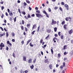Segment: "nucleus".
I'll list each match as a JSON object with an SVG mask.
<instances>
[{
    "mask_svg": "<svg viewBox=\"0 0 73 73\" xmlns=\"http://www.w3.org/2000/svg\"><path fill=\"white\" fill-rule=\"evenodd\" d=\"M36 17H38V18H41V17H43V16L40 13H37L36 14Z\"/></svg>",
    "mask_w": 73,
    "mask_h": 73,
    "instance_id": "nucleus-1",
    "label": "nucleus"
},
{
    "mask_svg": "<svg viewBox=\"0 0 73 73\" xmlns=\"http://www.w3.org/2000/svg\"><path fill=\"white\" fill-rule=\"evenodd\" d=\"M4 44H3V42H1V44H0V50H2L3 49V48L4 47Z\"/></svg>",
    "mask_w": 73,
    "mask_h": 73,
    "instance_id": "nucleus-2",
    "label": "nucleus"
},
{
    "mask_svg": "<svg viewBox=\"0 0 73 73\" xmlns=\"http://www.w3.org/2000/svg\"><path fill=\"white\" fill-rule=\"evenodd\" d=\"M57 22L56 21H54V19H52V22L51 23V25H55L56 24Z\"/></svg>",
    "mask_w": 73,
    "mask_h": 73,
    "instance_id": "nucleus-3",
    "label": "nucleus"
},
{
    "mask_svg": "<svg viewBox=\"0 0 73 73\" xmlns=\"http://www.w3.org/2000/svg\"><path fill=\"white\" fill-rule=\"evenodd\" d=\"M62 50H65L67 49V45H65L64 46L63 48L61 49Z\"/></svg>",
    "mask_w": 73,
    "mask_h": 73,
    "instance_id": "nucleus-4",
    "label": "nucleus"
},
{
    "mask_svg": "<svg viewBox=\"0 0 73 73\" xmlns=\"http://www.w3.org/2000/svg\"><path fill=\"white\" fill-rule=\"evenodd\" d=\"M64 6L65 7V8L67 9V10H69V6H68V5L66 4H65Z\"/></svg>",
    "mask_w": 73,
    "mask_h": 73,
    "instance_id": "nucleus-5",
    "label": "nucleus"
},
{
    "mask_svg": "<svg viewBox=\"0 0 73 73\" xmlns=\"http://www.w3.org/2000/svg\"><path fill=\"white\" fill-rule=\"evenodd\" d=\"M73 32V29H71L70 30L68 31V33L70 35H72V34Z\"/></svg>",
    "mask_w": 73,
    "mask_h": 73,
    "instance_id": "nucleus-6",
    "label": "nucleus"
},
{
    "mask_svg": "<svg viewBox=\"0 0 73 73\" xmlns=\"http://www.w3.org/2000/svg\"><path fill=\"white\" fill-rule=\"evenodd\" d=\"M44 62L45 63H47V64H49V60L48 59H46L44 60Z\"/></svg>",
    "mask_w": 73,
    "mask_h": 73,
    "instance_id": "nucleus-7",
    "label": "nucleus"
},
{
    "mask_svg": "<svg viewBox=\"0 0 73 73\" xmlns=\"http://www.w3.org/2000/svg\"><path fill=\"white\" fill-rule=\"evenodd\" d=\"M47 33H50L51 32V30L50 29H47L46 31Z\"/></svg>",
    "mask_w": 73,
    "mask_h": 73,
    "instance_id": "nucleus-8",
    "label": "nucleus"
},
{
    "mask_svg": "<svg viewBox=\"0 0 73 73\" xmlns=\"http://www.w3.org/2000/svg\"><path fill=\"white\" fill-rule=\"evenodd\" d=\"M23 60L24 61H27V57L26 56H23Z\"/></svg>",
    "mask_w": 73,
    "mask_h": 73,
    "instance_id": "nucleus-9",
    "label": "nucleus"
},
{
    "mask_svg": "<svg viewBox=\"0 0 73 73\" xmlns=\"http://www.w3.org/2000/svg\"><path fill=\"white\" fill-rule=\"evenodd\" d=\"M7 44H9L10 46H12V43H10V42H9V40H8L7 41Z\"/></svg>",
    "mask_w": 73,
    "mask_h": 73,
    "instance_id": "nucleus-10",
    "label": "nucleus"
},
{
    "mask_svg": "<svg viewBox=\"0 0 73 73\" xmlns=\"http://www.w3.org/2000/svg\"><path fill=\"white\" fill-rule=\"evenodd\" d=\"M32 59L31 58H30L28 61V62L29 63H31L32 62Z\"/></svg>",
    "mask_w": 73,
    "mask_h": 73,
    "instance_id": "nucleus-11",
    "label": "nucleus"
},
{
    "mask_svg": "<svg viewBox=\"0 0 73 73\" xmlns=\"http://www.w3.org/2000/svg\"><path fill=\"white\" fill-rule=\"evenodd\" d=\"M66 27H68V25H64V28L65 29H67Z\"/></svg>",
    "mask_w": 73,
    "mask_h": 73,
    "instance_id": "nucleus-12",
    "label": "nucleus"
},
{
    "mask_svg": "<svg viewBox=\"0 0 73 73\" xmlns=\"http://www.w3.org/2000/svg\"><path fill=\"white\" fill-rule=\"evenodd\" d=\"M31 39L29 40L28 41H27V43L26 44V45H28V44H29V42H31Z\"/></svg>",
    "mask_w": 73,
    "mask_h": 73,
    "instance_id": "nucleus-13",
    "label": "nucleus"
},
{
    "mask_svg": "<svg viewBox=\"0 0 73 73\" xmlns=\"http://www.w3.org/2000/svg\"><path fill=\"white\" fill-rule=\"evenodd\" d=\"M27 28H29L30 27H31V24H27L26 25Z\"/></svg>",
    "mask_w": 73,
    "mask_h": 73,
    "instance_id": "nucleus-14",
    "label": "nucleus"
},
{
    "mask_svg": "<svg viewBox=\"0 0 73 73\" xmlns=\"http://www.w3.org/2000/svg\"><path fill=\"white\" fill-rule=\"evenodd\" d=\"M60 57H61V54L60 53H58V57H57L59 59V58H60Z\"/></svg>",
    "mask_w": 73,
    "mask_h": 73,
    "instance_id": "nucleus-15",
    "label": "nucleus"
},
{
    "mask_svg": "<svg viewBox=\"0 0 73 73\" xmlns=\"http://www.w3.org/2000/svg\"><path fill=\"white\" fill-rule=\"evenodd\" d=\"M9 15L10 16H13V13H12V12L10 11L9 13Z\"/></svg>",
    "mask_w": 73,
    "mask_h": 73,
    "instance_id": "nucleus-16",
    "label": "nucleus"
},
{
    "mask_svg": "<svg viewBox=\"0 0 73 73\" xmlns=\"http://www.w3.org/2000/svg\"><path fill=\"white\" fill-rule=\"evenodd\" d=\"M54 29V32H57V27H55Z\"/></svg>",
    "mask_w": 73,
    "mask_h": 73,
    "instance_id": "nucleus-17",
    "label": "nucleus"
},
{
    "mask_svg": "<svg viewBox=\"0 0 73 73\" xmlns=\"http://www.w3.org/2000/svg\"><path fill=\"white\" fill-rule=\"evenodd\" d=\"M52 64H50L49 66V68L50 69H52Z\"/></svg>",
    "mask_w": 73,
    "mask_h": 73,
    "instance_id": "nucleus-18",
    "label": "nucleus"
},
{
    "mask_svg": "<svg viewBox=\"0 0 73 73\" xmlns=\"http://www.w3.org/2000/svg\"><path fill=\"white\" fill-rule=\"evenodd\" d=\"M30 68L31 69H33V68H34V66H33V65L32 64V66H30Z\"/></svg>",
    "mask_w": 73,
    "mask_h": 73,
    "instance_id": "nucleus-19",
    "label": "nucleus"
},
{
    "mask_svg": "<svg viewBox=\"0 0 73 73\" xmlns=\"http://www.w3.org/2000/svg\"><path fill=\"white\" fill-rule=\"evenodd\" d=\"M63 38H64V35H61L60 38H61V39H62V40H63V39H64Z\"/></svg>",
    "mask_w": 73,
    "mask_h": 73,
    "instance_id": "nucleus-20",
    "label": "nucleus"
},
{
    "mask_svg": "<svg viewBox=\"0 0 73 73\" xmlns=\"http://www.w3.org/2000/svg\"><path fill=\"white\" fill-rule=\"evenodd\" d=\"M28 18H31V17L29 14H28L27 15Z\"/></svg>",
    "mask_w": 73,
    "mask_h": 73,
    "instance_id": "nucleus-21",
    "label": "nucleus"
},
{
    "mask_svg": "<svg viewBox=\"0 0 73 73\" xmlns=\"http://www.w3.org/2000/svg\"><path fill=\"white\" fill-rule=\"evenodd\" d=\"M25 32H27L28 31V28L26 27H25Z\"/></svg>",
    "mask_w": 73,
    "mask_h": 73,
    "instance_id": "nucleus-22",
    "label": "nucleus"
},
{
    "mask_svg": "<svg viewBox=\"0 0 73 73\" xmlns=\"http://www.w3.org/2000/svg\"><path fill=\"white\" fill-rule=\"evenodd\" d=\"M20 27L22 30H24V27L23 26H21Z\"/></svg>",
    "mask_w": 73,
    "mask_h": 73,
    "instance_id": "nucleus-23",
    "label": "nucleus"
},
{
    "mask_svg": "<svg viewBox=\"0 0 73 73\" xmlns=\"http://www.w3.org/2000/svg\"><path fill=\"white\" fill-rule=\"evenodd\" d=\"M21 13H22V14H23V15H25V14H26L25 12L24 11H22Z\"/></svg>",
    "mask_w": 73,
    "mask_h": 73,
    "instance_id": "nucleus-24",
    "label": "nucleus"
},
{
    "mask_svg": "<svg viewBox=\"0 0 73 73\" xmlns=\"http://www.w3.org/2000/svg\"><path fill=\"white\" fill-rule=\"evenodd\" d=\"M36 32V31H34L33 32H31V34L32 35H33L34 34H35V32Z\"/></svg>",
    "mask_w": 73,
    "mask_h": 73,
    "instance_id": "nucleus-25",
    "label": "nucleus"
},
{
    "mask_svg": "<svg viewBox=\"0 0 73 73\" xmlns=\"http://www.w3.org/2000/svg\"><path fill=\"white\" fill-rule=\"evenodd\" d=\"M6 35L7 37H8V36H9V35H8V32H7L6 33Z\"/></svg>",
    "mask_w": 73,
    "mask_h": 73,
    "instance_id": "nucleus-26",
    "label": "nucleus"
},
{
    "mask_svg": "<svg viewBox=\"0 0 73 73\" xmlns=\"http://www.w3.org/2000/svg\"><path fill=\"white\" fill-rule=\"evenodd\" d=\"M35 26H36V25L35 24L34 25H33L32 29H34V28H35Z\"/></svg>",
    "mask_w": 73,
    "mask_h": 73,
    "instance_id": "nucleus-27",
    "label": "nucleus"
},
{
    "mask_svg": "<svg viewBox=\"0 0 73 73\" xmlns=\"http://www.w3.org/2000/svg\"><path fill=\"white\" fill-rule=\"evenodd\" d=\"M30 45L31 47H33V44H32V43L31 42L30 43Z\"/></svg>",
    "mask_w": 73,
    "mask_h": 73,
    "instance_id": "nucleus-28",
    "label": "nucleus"
},
{
    "mask_svg": "<svg viewBox=\"0 0 73 73\" xmlns=\"http://www.w3.org/2000/svg\"><path fill=\"white\" fill-rule=\"evenodd\" d=\"M63 65L62 66L63 67H65V62H63Z\"/></svg>",
    "mask_w": 73,
    "mask_h": 73,
    "instance_id": "nucleus-29",
    "label": "nucleus"
},
{
    "mask_svg": "<svg viewBox=\"0 0 73 73\" xmlns=\"http://www.w3.org/2000/svg\"><path fill=\"white\" fill-rule=\"evenodd\" d=\"M46 44H45L44 45V46H42V48L43 49H45V47H46Z\"/></svg>",
    "mask_w": 73,
    "mask_h": 73,
    "instance_id": "nucleus-30",
    "label": "nucleus"
},
{
    "mask_svg": "<svg viewBox=\"0 0 73 73\" xmlns=\"http://www.w3.org/2000/svg\"><path fill=\"white\" fill-rule=\"evenodd\" d=\"M36 12L38 13H40V11L38 10H36Z\"/></svg>",
    "mask_w": 73,
    "mask_h": 73,
    "instance_id": "nucleus-31",
    "label": "nucleus"
},
{
    "mask_svg": "<svg viewBox=\"0 0 73 73\" xmlns=\"http://www.w3.org/2000/svg\"><path fill=\"white\" fill-rule=\"evenodd\" d=\"M26 2H27V3H28V4H30V1H29V0H26Z\"/></svg>",
    "mask_w": 73,
    "mask_h": 73,
    "instance_id": "nucleus-32",
    "label": "nucleus"
},
{
    "mask_svg": "<svg viewBox=\"0 0 73 73\" xmlns=\"http://www.w3.org/2000/svg\"><path fill=\"white\" fill-rule=\"evenodd\" d=\"M12 56H13V57H14V58H16V56L15 55V53H13Z\"/></svg>",
    "mask_w": 73,
    "mask_h": 73,
    "instance_id": "nucleus-33",
    "label": "nucleus"
},
{
    "mask_svg": "<svg viewBox=\"0 0 73 73\" xmlns=\"http://www.w3.org/2000/svg\"><path fill=\"white\" fill-rule=\"evenodd\" d=\"M24 18H25L26 20H28V18L27 17V16H25L24 17Z\"/></svg>",
    "mask_w": 73,
    "mask_h": 73,
    "instance_id": "nucleus-34",
    "label": "nucleus"
},
{
    "mask_svg": "<svg viewBox=\"0 0 73 73\" xmlns=\"http://www.w3.org/2000/svg\"><path fill=\"white\" fill-rule=\"evenodd\" d=\"M49 35H48L45 38L46 39H48V38H49Z\"/></svg>",
    "mask_w": 73,
    "mask_h": 73,
    "instance_id": "nucleus-35",
    "label": "nucleus"
},
{
    "mask_svg": "<svg viewBox=\"0 0 73 73\" xmlns=\"http://www.w3.org/2000/svg\"><path fill=\"white\" fill-rule=\"evenodd\" d=\"M51 52L52 54H53V49H51Z\"/></svg>",
    "mask_w": 73,
    "mask_h": 73,
    "instance_id": "nucleus-36",
    "label": "nucleus"
},
{
    "mask_svg": "<svg viewBox=\"0 0 73 73\" xmlns=\"http://www.w3.org/2000/svg\"><path fill=\"white\" fill-rule=\"evenodd\" d=\"M65 22L64 21H63V22H62L61 24L62 25H63L64 24H65Z\"/></svg>",
    "mask_w": 73,
    "mask_h": 73,
    "instance_id": "nucleus-37",
    "label": "nucleus"
},
{
    "mask_svg": "<svg viewBox=\"0 0 73 73\" xmlns=\"http://www.w3.org/2000/svg\"><path fill=\"white\" fill-rule=\"evenodd\" d=\"M65 20L66 21H68L69 20V18L68 17H66V18H65Z\"/></svg>",
    "mask_w": 73,
    "mask_h": 73,
    "instance_id": "nucleus-38",
    "label": "nucleus"
},
{
    "mask_svg": "<svg viewBox=\"0 0 73 73\" xmlns=\"http://www.w3.org/2000/svg\"><path fill=\"white\" fill-rule=\"evenodd\" d=\"M68 52H64V55H66V54H68Z\"/></svg>",
    "mask_w": 73,
    "mask_h": 73,
    "instance_id": "nucleus-39",
    "label": "nucleus"
},
{
    "mask_svg": "<svg viewBox=\"0 0 73 73\" xmlns=\"http://www.w3.org/2000/svg\"><path fill=\"white\" fill-rule=\"evenodd\" d=\"M43 41V39H41L40 41V44H42Z\"/></svg>",
    "mask_w": 73,
    "mask_h": 73,
    "instance_id": "nucleus-40",
    "label": "nucleus"
},
{
    "mask_svg": "<svg viewBox=\"0 0 73 73\" xmlns=\"http://www.w3.org/2000/svg\"><path fill=\"white\" fill-rule=\"evenodd\" d=\"M23 4H24V6H26V5H27V3H25V2H24Z\"/></svg>",
    "mask_w": 73,
    "mask_h": 73,
    "instance_id": "nucleus-41",
    "label": "nucleus"
},
{
    "mask_svg": "<svg viewBox=\"0 0 73 73\" xmlns=\"http://www.w3.org/2000/svg\"><path fill=\"white\" fill-rule=\"evenodd\" d=\"M11 35L12 36H15V33H12Z\"/></svg>",
    "mask_w": 73,
    "mask_h": 73,
    "instance_id": "nucleus-42",
    "label": "nucleus"
},
{
    "mask_svg": "<svg viewBox=\"0 0 73 73\" xmlns=\"http://www.w3.org/2000/svg\"><path fill=\"white\" fill-rule=\"evenodd\" d=\"M58 35L59 36H61V32H58Z\"/></svg>",
    "mask_w": 73,
    "mask_h": 73,
    "instance_id": "nucleus-43",
    "label": "nucleus"
},
{
    "mask_svg": "<svg viewBox=\"0 0 73 73\" xmlns=\"http://www.w3.org/2000/svg\"><path fill=\"white\" fill-rule=\"evenodd\" d=\"M68 60V58H67L65 57L64 58V60L65 61V60Z\"/></svg>",
    "mask_w": 73,
    "mask_h": 73,
    "instance_id": "nucleus-44",
    "label": "nucleus"
},
{
    "mask_svg": "<svg viewBox=\"0 0 73 73\" xmlns=\"http://www.w3.org/2000/svg\"><path fill=\"white\" fill-rule=\"evenodd\" d=\"M61 5H64L65 4V3L63 2H62L61 3Z\"/></svg>",
    "mask_w": 73,
    "mask_h": 73,
    "instance_id": "nucleus-45",
    "label": "nucleus"
},
{
    "mask_svg": "<svg viewBox=\"0 0 73 73\" xmlns=\"http://www.w3.org/2000/svg\"><path fill=\"white\" fill-rule=\"evenodd\" d=\"M57 40V38L55 37L53 38L52 40Z\"/></svg>",
    "mask_w": 73,
    "mask_h": 73,
    "instance_id": "nucleus-46",
    "label": "nucleus"
},
{
    "mask_svg": "<svg viewBox=\"0 0 73 73\" xmlns=\"http://www.w3.org/2000/svg\"><path fill=\"white\" fill-rule=\"evenodd\" d=\"M39 29H40V26H39V27H38L37 28V32H38L39 31Z\"/></svg>",
    "mask_w": 73,
    "mask_h": 73,
    "instance_id": "nucleus-47",
    "label": "nucleus"
},
{
    "mask_svg": "<svg viewBox=\"0 0 73 73\" xmlns=\"http://www.w3.org/2000/svg\"><path fill=\"white\" fill-rule=\"evenodd\" d=\"M36 59H35L33 61V63H35L36 62Z\"/></svg>",
    "mask_w": 73,
    "mask_h": 73,
    "instance_id": "nucleus-48",
    "label": "nucleus"
},
{
    "mask_svg": "<svg viewBox=\"0 0 73 73\" xmlns=\"http://www.w3.org/2000/svg\"><path fill=\"white\" fill-rule=\"evenodd\" d=\"M4 9V7L3 6H2L1 7V10H2V11H3V9Z\"/></svg>",
    "mask_w": 73,
    "mask_h": 73,
    "instance_id": "nucleus-49",
    "label": "nucleus"
},
{
    "mask_svg": "<svg viewBox=\"0 0 73 73\" xmlns=\"http://www.w3.org/2000/svg\"><path fill=\"white\" fill-rule=\"evenodd\" d=\"M14 22H16V17L14 19Z\"/></svg>",
    "mask_w": 73,
    "mask_h": 73,
    "instance_id": "nucleus-50",
    "label": "nucleus"
},
{
    "mask_svg": "<svg viewBox=\"0 0 73 73\" xmlns=\"http://www.w3.org/2000/svg\"><path fill=\"white\" fill-rule=\"evenodd\" d=\"M22 24L23 25H24V21L23 20H22Z\"/></svg>",
    "mask_w": 73,
    "mask_h": 73,
    "instance_id": "nucleus-51",
    "label": "nucleus"
},
{
    "mask_svg": "<svg viewBox=\"0 0 73 73\" xmlns=\"http://www.w3.org/2000/svg\"><path fill=\"white\" fill-rule=\"evenodd\" d=\"M54 36L56 37H58V35L57 34H55Z\"/></svg>",
    "mask_w": 73,
    "mask_h": 73,
    "instance_id": "nucleus-52",
    "label": "nucleus"
},
{
    "mask_svg": "<svg viewBox=\"0 0 73 73\" xmlns=\"http://www.w3.org/2000/svg\"><path fill=\"white\" fill-rule=\"evenodd\" d=\"M18 12H19V13H20V14H21V11H20V9H18Z\"/></svg>",
    "mask_w": 73,
    "mask_h": 73,
    "instance_id": "nucleus-53",
    "label": "nucleus"
},
{
    "mask_svg": "<svg viewBox=\"0 0 73 73\" xmlns=\"http://www.w3.org/2000/svg\"><path fill=\"white\" fill-rule=\"evenodd\" d=\"M43 12L44 13V14H45V15H46V13H46V11H43Z\"/></svg>",
    "mask_w": 73,
    "mask_h": 73,
    "instance_id": "nucleus-54",
    "label": "nucleus"
},
{
    "mask_svg": "<svg viewBox=\"0 0 73 73\" xmlns=\"http://www.w3.org/2000/svg\"><path fill=\"white\" fill-rule=\"evenodd\" d=\"M45 15L46 16V17H48V18H49V16L48 15V14H47V13Z\"/></svg>",
    "mask_w": 73,
    "mask_h": 73,
    "instance_id": "nucleus-55",
    "label": "nucleus"
},
{
    "mask_svg": "<svg viewBox=\"0 0 73 73\" xmlns=\"http://www.w3.org/2000/svg\"><path fill=\"white\" fill-rule=\"evenodd\" d=\"M24 72L25 73H27L28 72V71L27 70H25L24 71Z\"/></svg>",
    "mask_w": 73,
    "mask_h": 73,
    "instance_id": "nucleus-56",
    "label": "nucleus"
},
{
    "mask_svg": "<svg viewBox=\"0 0 73 73\" xmlns=\"http://www.w3.org/2000/svg\"><path fill=\"white\" fill-rule=\"evenodd\" d=\"M35 14H33L31 15V17H35Z\"/></svg>",
    "mask_w": 73,
    "mask_h": 73,
    "instance_id": "nucleus-57",
    "label": "nucleus"
},
{
    "mask_svg": "<svg viewBox=\"0 0 73 73\" xmlns=\"http://www.w3.org/2000/svg\"><path fill=\"white\" fill-rule=\"evenodd\" d=\"M0 29H1L2 31H4V30L3 29V28L2 27H0Z\"/></svg>",
    "mask_w": 73,
    "mask_h": 73,
    "instance_id": "nucleus-58",
    "label": "nucleus"
},
{
    "mask_svg": "<svg viewBox=\"0 0 73 73\" xmlns=\"http://www.w3.org/2000/svg\"><path fill=\"white\" fill-rule=\"evenodd\" d=\"M48 11L49 12H51V9L50 8H49L48 9Z\"/></svg>",
    "mask_w": 73,
    "mask_h": 73,
    "instance_id": "nucleus-59",
    "label": "nucleus"
},
{
    "mask_svg": "<svg viewBox=\"0 0 73 73\" xmlns=\"http://www.w3.org/2000/svg\"><path fill=\"white\" fill-rule=\"evenodd\" d=\"M5 15L6 16H8V13H7V12L5 13Z\"/></svg>",
    "mask_w": 73,
    "mask_h": 73,
    "instance_id": "nucleus-60",
    "label": "nucleus"
},
{
    "mask_svg": "<svg viewBox=\"0 0 73 73\" xmlns=\"http://www.w3.org/2000/svg\"><path fill=\"white\" fill-rule=\"evenodd\" d=\"M59 9H60V11H63L62 9V8H61V7H60L59 8Z\"/></svg>",
    "mask_w": 73,
    "mask_h": 73,
    "instance_id": "nucleus-61",
    "label": "nucleus"
},
{
    "mask_svg": "<svg viewBox=\"0 0 73 73\" xmlns=\"http://www.w3.org/2000/svg\"><path fill=\"white\" fill-rule=\"evenodd\" d=\"M12 42H15V40L14 39H12Z\"/></svg>",
    "mask_w": 73,
    "mask_h": 73,
    "instance_id": "nucleus-62",
    "label": "nucleus"
},
{
    "mask_svg": "<svg viewBox=\"0 0 73 73\" xmlns=\"http://www.w3.org/2000/svg\"><path fill=\"white\" fill-rule=\"evenodd\" d=\"M35 9H36V10H38V8L37 7H36L35 8Z\"/></svg>",
    "mask_w": 73,
    "mask_h": 73,
    "instance_id": "nucleus-63",
    "label": "nucleus"
},
{
    "mask_svg": "<svg viewBox=\"0 0 73 73\" xmlns=\"http://www.w3.org/2000/svg\"><path fill=\"white\" fill-rule=\"evenodd\" d=\"M71 43H72V44H73V40H71Z\"/></svg>",
    "mask_w": 73,
    "mask_h": 73,
    "instance_id": "nucleus-64",
    "label": "nucleus"
}]
</instances>
